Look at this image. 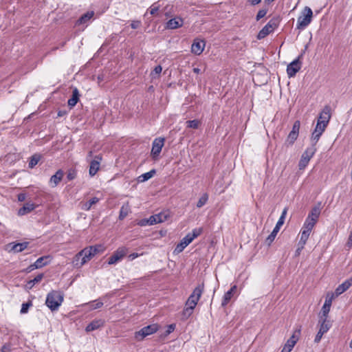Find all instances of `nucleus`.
Segmentation results:
<instances>
[{"mask_svg": "<svg viewBox=\"0 0 352 352\" xmlns=\"http://www.w3.org/2000/svg\"><path fill=\"white\" fill-rule=\"evenodd\" d=\"M204 289V283L198 285L192 291V294L190 295L188 298L187 299L185 308L183 311V315L188 318L189 317L193 312L194 309L197 305L198 301L199 300Z\"/></svg>", "mask_w": 352, "mask_h": 352, "instance_id": "1", "label": "nucleus"}, {"mask_svg": "<svg viewBox=\"0 0 352 352\" xmlns=\"http://www.w3.org/2000/svg\"><path fill=\"white\" fill-rule=\"evenodd\" d=\"M64 300V294L60 291L52 290L47 295L45 305L52 311H57Z\"/></svg>", "mask_w": 352, "mask_h": 352, "instance_id": "2", "label": "nucleus"}, {"mask_svg": "<svg viewBox=\"0 0 352 352\" xmlns=\"http://www.w3.org/2000/svg\"><path fill=\"white\" fill-rule=\"evenodd\" d=\"M280 19L279 16H276L270 19L268 23L259 31L257 38L261 40L266 37L271 32L278 28Z\"/></svg>", "mask_w": 352, "mask_h": 352, "instance_id": "3", "label": "nucleus"}, {"mask_svg": "<svg viewBox=\"0 0 352 352\" xmlns=\"http://www.w3.org/2000/svg\"><path fill=\"white\" fill-rule=\"evenodd\" d=\"M313 12L309 7L306 6L298 18L296 27L299 30L305 29L311 23Z\"/></svg>", "mask_w": 352, "mask_h": 352, "instance_id": "4", "label": "nucleus"}, {"mask_svg": "<svg viewBox=\"0 0 352 352\" xmlns=\"http://www.w3.org/2000/svg\"><path fill=\"white\" fill-rule=\"evenodd\" d=\"M287 208H284L282 212V214H281L279 219L278 220L275 227L274 228L272 232L267 237V239L265 240V243L268 246H270L272 244V243L274 241V239L276 236V234H278V232H279V230L280 229V227L283 225V223L285 222V217L287 214Z\"/></svg>", "mask_w": 352, "mask_h": 352, "instance_id": "5", "label": "nucleus"}, {"mask_svg": "<svg viewBox=\"0 0 352 352\" xmlns=\"http://www.w3.org/2000/svg\"><path fill=\"white\" fill-rule=\"evenodd\" d=\"M159 327L157 324H152L142 328L139 331L135 333V338L138 340H143L145 337L152 335L157 332Z\"/></svg>", "mask_w": 352, "mask_h": 352, "instance_id": "6", "label": "nucleus"}, {"mask_svg": "<svg viewBox=\"0 0 352 352\" xmlns=\"http://www.w3.org/2000/svg\"><path fill=\"white\" fill-rule=\"evenodd\" d=\"M320 214V208L319 204L318 206H316L311 208L304 223L314 227L318 220Z\"/></svg>", "mask_w": 352, "mask_h": 352, "instance_id": "7", "label": "nucleus"}, {"mask_svg": "<svg viewBox=\"0 0 352 352\" xmlns=\"http://www.w3.org/2000/svg\"><path fill=\"white\" fill-rule=\"evenodd\" d=\"M128 249L125 247L118 248L113 254L109 258L108 264L114 265L120 261L127 254Z\"/></svg>", "mask_w": 352, "mask_h": 352, "instance_id": "8", "label": "nucleus"}, {"mask_svg": "<svg viewBox=\"0 0 352 352\" xmlns=\"http://www.w3.org/2000/svg\"><path fill=\"white\" fill-rule=\"evenodd\" d=\"M318 324L320 326L319 330L315 337L314 342L316 343H319L322 338V336L327 333L331 327V324L330 321H324L320 320L318 321Z\"/></svg>", "mask_w": 352, "mask_h": 352, "instance_id": "9", "label": "nucleus"}, {"mask_svg": "<svg viewBox=\"0 0 352 352\" xmlns=\"http://www.w3.org/2000/svg\"><path fill=\"white\" fill-rule=\"evenodd\" d=\"M301 68V63L300 61V56H298L296 59L294 60L292 63H290L287 67V74L289 78L295 76L296 73Z\"/></svg>", "mask_w": 352, "mask_h": 352, "instance_id": "10", "label": "nucleus"}, {"mask_svg": "<svg viewBox=\"0 0 352 352\" xmlns=\"http://www.w3.org/2000/svg\"><path fill=\"white\" fill-rule=\"evenodd\" d=\"M300 333V329L296 331L290 337V338L287 341L280 352H290L298 340V335Z\"/></svg>", "mask_w": 352, "mask_h": 352, "instance_id": "11", "label": "nucleus"}, {"mask_svg": "<svg viewBox=\"0 0 352 352\" xmlns=\"http://www.w3.org/2000/svg\"><path fill=\"white\" fill-rule=\"evenodd\" d=\"M327 125L317 122L316 126L311 135V142L313 144L316 143L320 139L321 135L324 131Z\"/></svg>", "mask_w": 352, "mask_h": 352, "instance_id": "12", "label": "nucleus"}, {"mask_svg": "<svg viewBox=\"0 0 352 352\" xmlns=\"http://www.w3.org/2000/svg\"><path fill=\"white\" fill-rule=\"evenodd\" d=\"M313 228L314 227H311L305 223L303 224L302 228L300 230V239L298 242L300 245H305Z\"/></svg>", "mask_w": 352, "mask_h": 352, "instance_id": "13", "label": "nucleus"}, {"mask_svg": "<svg viewBox=\"0 0 352 352\" xmlns=\"http://www.w3.org/2000/svg\"><path fill=\"white\" fill-rule=\"evenodd\" d=\"M202 232L201 228H195L192 232L188 233L181 241L186 246L188 245L195 238L199 236Z\"/></svg>", "mask_w": 352, "mask_h": 352, "instance_id": "14", "label": "nucleus"}, {"mask_svg": "<svg viewBox=\"0 0 352 352\" xmlns=\"http://www.w3.org/2000/svg\"><path fill=\"white\" fill-rule=\"evenodd\" d=\"M205 47V42L203 40L195 39L192 46H191V52L192 53L196 55H200Z\"/></svg>", "mask_w": 352, "mask_h": 352, "instance_id": "15", "label": "nucleus"}, {"mask_svg": "<svg viewBox=\"0 0 352 352\" xmlns=\"http://www.w3.org/2000/svg\"><path fill=\"white\" fill-rule=\"evenodd\" d=\"M352 285V276L346 280H344L342 284L339 285L335 290L334 294L336 296H338L346 292L349 287Z\"/></svg>", "mask_w": 352, "mask_h": 352, "instance_id": "16", "label": "nucleus"}, {"mask_svg": "<svg viewBox=\"0 0 352 352\" xmlns=\"http://www.w3.org/2000/svg\"><path fill=\"white\" fill-rule=\"evenodd\" d=\"M164 141L163 138H155L153 142L151 154H159L164 145Z\"/></svg>", "mask_w": 352, "mask_h": 352, "instance_id": "17", "label": "nucleus"}, {"mask_svg": "<svg viewBox=\"0 0 352 352\" xmlns=\"http://www.w3.org/2000/svg\"><path fill=\"white\" fill-rule=\"evenodd\" d=\"M183 24H184V21L182 18L175 17V18L170 19V20H168L167 21V23H166V28L170 29V30H173V29H176V28L182 27L183 25Z\"/></svg>", "mask_w": 352, "mask_h": 352, "instance_id": "18", "label": "nucleus"}, {"mask_svg": "<svg viewBox=\"0 0 352 352\" xmlns=\"http://www.w3.org/2000/svg\"><path fill=\"white\" fill-rule=\"evenodd\" d=\"M330 118V108L329 107H325L320 113L317 122L328 125Z\"/></svg>", "mask_w": 352, "mask_h": 352, "instance_id": "19", "label": "nucleus"}, {"mask_svg": "<svg viewBox=\"0 0 352 352\" xmlns=\"http://www.w3.org/2000/svg\"><path fill=\"white\" fill-rule=\"evenodd\" d=\"M79 256H82L80 265H85L94 256L88 248H85L79 252Z\"/></svg>", "mask_w": 352, "mask_h": 352, "instance_id": "20", "label": "nucleus"}, {"mask_svg": "<svg viewBox=\"0 0 352 352\" xmlns=\"http://www.w3.org/2000/svg\"><path fill=\"white\" fill-rule=\"evenodd\" d=\"M101 160V157L97 156L96 160L90 162L89 173L91 177L94 176L98 171Z\"/></svg>", "mask_w": 352, "mask_h": 352, "instance_id": "21", "label": "nucleus"}, {"mask_svg": "<svg viewBox=\"0 0 352 352\" xmlns=\"http://www.w3.org/2000/svg\"><path fill=\"white\" fill-rule=\"evenodd\" d=\"M104 324V320L102 319H96L91 322L85 328L87 332L93 331L103 327Z\"/></svg>", "mask_w": 352, "mask_h": 352, "instance_id": "22", "label": "nucleus"}, {"mask_svg": "<svg viewBox=\"0 0 352 352\" xmlns=\"http://www.w3.org/2000/svg\"><path fill=\"white\" fill-rule=\"evenodd\" d=\"M80 94L79 91L76 87L72 89V96L67 101L68 106L70 108L74 107L79 100Z\"/></svg>", "mask_w": 352, "mask_h": 352, "instance_id": "23", "label": "nucleus"}, {"mask_svg": "<svg viewBox=\"0 0 352 352\" xmlns=\"http://www.w3.org/2000/svg\"><path fill=\"white\" fill-rule=\"evenodd\" d=\"M28 242L10 243L9 246L11 247V250L14 252H21L28 248Z\"/></svg>", "mask_w": 352, "mask_h": 352, "instance_id": "24", "label": "nucleus"}, {"mask_svg": "<svg viewBox=\"0 0 352 352\" xmlns=\"http://www.w3.org/2000/svg\"><path fill=\"white\" fill-rule=\"evenodd\" d=\"M63 175V171L62 170H58L54 175L51 177L50 182L51 184H53V187L56 186L60 183V182L62 180Z\"/></svg>", "mask_w": 352, "mask_h": 352, "instance_id": "25", "label": "nucleus"}, {"mask_svg": "<svg viewBox=\"0 0 352 352\" xmlns=\"http://www.w3.org/2000/svg\"><path fill=\"white\" fill-rule=\"evenodd\" d=\"M94 12L93 11L86 12L78 19L76 24L81 25L86 23L94 16Z\"/></svg>", "mask_w": 352, "mask_h": 352, "instance_id": "26", "label": "nucleus"}, {"mask_svg": "<svg viewBox=\"0 0 352 352\" xmlns=\"http://www.w3.org/2000/svg\"><path fill=\"white\" fill-rule=\"evenodd\" d=\"M331 307L323 305L321 311L319 315V320H324V321H329L328 320L329 317V313L330 311Z\"/></svg>", "mask_w": 352, "mask_h": 352, "instance_id": "27", "label": "nucleus"}, {"mask_svg": "<svg viewBox=\"0 0 352 352\" xmlns=\"http://www.w3.org/2000/svg\"><path fill=\"white\" fill-rule=\"evenodd\" d=\"M158 219V217L156 216V214L151 216L148 219H143L140 222V225L142 226H146V225H154L156 223H159L157 220Z\"/></svg>", "mask_w": 352, "mask_h": 352, "instance_id": "28", "label": "nucleus"}, {"mask_svg": "<svg viewBox=\"0 0 352 352\" xmlns=\"http://www.w3.org/2000/svg\"><path fill=\"white\" fill-rule=\"evenodd\" d=\"M50 256H41L38 258L35 262H34V267L36 268H41L43 266H45L48 264Z\"/></svg>", "mask_w": 352, "mask_h": 352, "instance_id": "29", "label": "nucleus"}, {"mask_svg": "<svg viewBox=\"0 0 352 352\" xmlns=\"http://www.w3.org/2000/svg\"><path fill=\"white\" fill-rule=\"evenodd\" d=\"M155 170L153 169L147 173L142 174L138 178L139 182H144L154 176Z\"/></svg>", "mask_w": 352, "mask_h": 352, "instance_id": "30", "label": "nucleus"}, {"mask_svg": "<svg viewBox=\"0 0 352 352\" xmlns=\"http://www.w3.org/2000/svg\"><path fill=\"white\" fill-rule=\"evenodd\" d=\"M34 209V206L32 204H26L23 206V208H20L19 210V215H24Z\"/></svg>", "mask_w": 352, "mask_h": 352, "instance_id": "31", "label": "nucleus"}, {"mask_svg": "<svg viewBox=\"0 0 352 352\" xmlns=\"http://www.w3.org/2000/svg\"><path fill=\"white\" fill-rule=\"evenodd\" d=\"M98 201L99 199L98 197H93L83 204L82 209L85 210H89L91 206L97 204Z\"/></svg>", "mask_w": 352, "mask_h": 352, "instance_id": "32", "label": "nucleus"}, {"mask_svg": "<svg viewBox=\"0 0 352 352\" xmlns=\"http://www.w3.org/2000/svg\"><path fill=\"white\" fill-rule=\"evenodd\" d=\"M129 210L130 208L128 204L123 205L120 210L119 219L120 220L124 219L128 215Z\"/></svg>", "mask_w": 352, "mask_h": 352, "instance_id": "33", "label": "nucleus"}, {"mask_svg": "<svg viewBox=\"0 0 352 352\" xmlns=\"http://www.w3.org/2000/svg\"><path fill=\"white\" fill-rule=\"evenodd\" d=\"M311 157L309 155H302L301 160L299 162L298 166L300 170L304 169L309 164Z\"/></svg>", "mask_w": 352, "mask_h": 352, "instance_id": "34", "label": "nucleus"}, {"mask_svg": "<svg viewBox=\"0 0 352 352\" xmlns=\"http://www.w3.org/2000/svg\"><path fill=\"white\" fill-rule=\"evenodd\" d=\"M43 278V274H38L36 277H34V278H33L32 280H30L28 282V287L31 289L36 283H39L42 278Z\"/></svg>", "mask_w": 352, "mask_h": 352, "instance_id": "35", "label": "nucleus"}, {"mask_svg": "<svg viewBox=\"0 0 352 352\" xmlns=\"http://www.w3.org/2000/svg\"><path fill=\"white\" fill-rule=\"evenodd\" d=\"M208 200V195L207 193H204L201 197L199 199V201L197 203V207L200 208L203 207Z\"/></svg>", "mask_w": 352, "mask_h": 352, "instance_id": "36", "label": "nucleus"}, {"mask_svg": "<svg viewBox=\"0 0 352 352\" xmlns=\"http://www.w3.org/2000/svg\"><path fill=\"white\" fill-rule=\"evenodd\" d=\"M41 160V155H32L30 158L28 166L30 168H34Z\"/></svg>", "mask_w": 352, "mask_h": 352, "instance_id": "37", "label": "nucleus"}, {"mask_svg": "<svg viewBox=\"0 0 352 352\" xmlns=\"http://www.w3.org/2000/svg\"><path fill=\"white\" fill-rule=\"evenodd\" d=\"M156 216L158 217V219L157 220V221H158L160 223L164 222L165 221H166L168 219V218L169 217V213L167 211H164V212H162L158 214H156Z\"/></svg>", "mask_w": 352, "mask_h": 352, "instance_id": "38", "label": "nucleus"}, {"mask_svg": "<svg viewBox=\"0 0 352 352\" xmlns=\"http://www.w3.org/2000/svg\"><path fill=\"white\" fill-rule=\"evenodd\" d=\"M234 294H232L231 293V292H230L229 290L224 294L223 297V300H222V302H221V305L223 307L226 306V305L228 304V302H230V300H231V298H232Z\"/></svg>", "mask_w": 352, "mask_h": 352, "instance_id": "39", "label": "nucleus"}, {"mask_svg": "<svg viewBox=\"0 0 352 352\" xmlns=\"http://www.w3.org/2000/svg\"><path fill=\"white\" fill-rule=\"evenodd\" d=\"M160 8V6L157 2L153 3L151 5V6L149 8V9L148 10V11L146 12V13L145 14V15L148 13V12H149V13L151 15H155L157 13V12L159 11Z\"/></svg>", "mask_w": 352, "mask_h": 352, "instance_id": "40", "label": "nucleus"}, {"mask_svg": "<svg viewBox=\"0 0 352 352\" xmlns=\"http://www.w3.org/2000/svg\"><path fill=\"white\" fill-rule=\"evenodd\" d=\"M298 133H294V132H292V131H290L289 133L287 135V142L289 144H294V142L296 140V139L298 138Z\"/></svg>", "mask_w": 352, "mask_h": 352, "instance_id": "41", "label": "nucleus"}, {"mask_svg": "<svg viewBox=\"0 0 352 352\" xmlns=\"http://www.w3.org/2000/svg\"><path fill=\"white\" fill-rule=\"evenodd\" d=\"M201 122L198 120H188L186 122L187 127L192 129H198Z\"/></svg>", "mask_w": 352, "mask_h": 352, "instance_id": "42", "label": "nucleus"}, {"mask_svg": "<svg viewBox=\"0 0 352 352\" xmlns=\"http://www.w3.org/2000/svg\"><path fill=\"white\" fill-rule=\"evenodd\" d=\"M87 305L90 306V308L91 309H98V308H100L101 307H102L103 302L97 300L91 301V302H89Z\"/></svg>", "mask_w": 352, "mask_h": 352, "instance_id": "43", "label": "nucleus"}, {"mask_svg": "<svg viewBox=\"0 0 352 352\" xmlns=\"http://www.w3.org/2000/svg\"><path fill=\"white\" fill-rule=\"evenodd\" d=\"M162 71V67H161V65L156 66L151 73V76L152 78H155L158 77V76L160 74Z\"/></svg>", "mask_w": 352, "mask_h": 352, "instance_id": "44", "label": "nucleus"}, {"mask_svg": "<svg viewBox=\"0 0 352 352\" xmlns=\"http://www.w3.org/2000/svg\"><path fill=\"white\" fill-rule=\"evenodd\" d=\"M335 297L336 296L334 293L328 294L323 305L331 307L332 301Z\"/></svg>", "mask_w": 352, "mask_h": 352, "instance_id": "45", "label": "nucleus"}, {"mask_svg": "<svg viewBox=\"0 0 352 352\" xmlns=\"http://www.w3.org/2000/svg\"><path fill=\"white\" fill-rule=\"evenodd\" d=\"M186 247V245L185 244H184V243L181 241L180 243H178L177 245V246L175 247V248L174 250V253L179 254V253L182 252Z\"/></svg>", "mask_w": 352, "mask_h": 352, "instance_id": "46", "label": "nucleus"}, {"mask_svg": "<svg viewBox=\"0 0 352 352\" xmlns=\"http://www.w3.org/2000/svg\"><path fill=\"white\" fill-rule=\"evenodd\" d=\"M82 256H79V252L74 256L73 260L74 265L76 267H81L82 265H80Z\"/></svg>", "mask_w": 352, "mask_h": 352, "instance_id": "47", "label": "nucleus"}, {"mask_svg": "<svg viewBox=\"0 0 352 352\" xmlns=\"http://www.w3.org/2000/svg\"><path fill=\"white\" fill-rule=\"evenodd\" d=\"M88 248L90 250L91 252L93 253L94 256L102 251L101 245L89 246Z\"/></svg>", "mask_w": 352, "mask_h": 352, "instance_id": "48", "label": "nucleus"}, {"mask_svg": "<svg viewBox=\"0 0 352 352\" xmlns=\"http://www.w3.org/2000/svg\"><path fill=\"white\" fill-rule=\"evenodd\" d=\"M76 177V171L74 169H69L68 170L67 178L68 180H73Z\"/></svg>", "mask_w": 352, "mask_h": 352, "instance_id": "49", "label": "nucleus"}, {"mask_svg": "<svg viewBox=\"0 0 352 352\" xmlns=\"http://www.w3.org/2000/svg\"><path fill=\"white\" fill-rule=\"evenodd\" d=\"M300 127V122L299 120L295 121V122L293 124L292 131V132L296 133L299 134V130Z\"/></svg>", "mask_w": 352, "mask_h": 352, "instance_id": "50", "label": "nucleus"}, {"mask_svg": "<svg viewBox=\"0 0 352 352\" xmlns=\"http://www.w3.org/2000/svg\"><path fill=\"white\" fill-rule=\"evenodd\" d=\"M30 306H32V302L23 303L20 311L21 314H26Z\"/></svg>", "mask_w": 352, "mask_h": 352, "instance_id": "51", "label": "nucleus"}, {"mask_svg": "<svg viewBox=\"0 0 352 352\" xmlns=\"http://www.w3.org/2000/svg\"><path fill=\"white\" fill-rule=\"evenodd\" d=\"M266 14H267V10H265V9L260 10L258 12L256 16V21H259L260 19L263 18L266 15Z\"/></svg>", "mask_w": 352, "mask_h": 352, "instance_id": "52", "label": "nucleus"}, {"mask_svg": "<svg viewBox=\"0 0 352 352\" xmlns=\"http://www.w3.org/2000/svg\"><path fill=\"white\" fill-rule=\"evenodd\" d=\"M141 25L140 21H133L131 23V27L133 29H137Z\"/></svg>", "mask_w": 352, "mask_h": 352, "instance_id": "53", "label": "nucleus"}, {"mask_svg": "<svg viewBox=\"0 0 352 352\" xmlns=\"http://www.w3.org/2000/svg\"><path fill=\"white\" fill-rule=\"evenodd\" d=\"M304 247H305V245H300L299 243H298V248L295 252V255L296 256L300 255V254L302 250L304 248Z\"/></svg>", "mask_w": 352, "mask_h": 352, "instance_id": "54", "label": "nucleus"}, {"mask_svg": "<svg viewBox=\"0 0 352 352\" xmlns=\"http://www.w3.org/2000/svg\"><path fill=\"white\" fill-rule=\"evenodd\" d=\"M139 256H140V254L138 253H132L129 255L128 258L130 261H133L135 258H138Z\"/></svg>", "mask_w": 352, "mask_h": 352, "instance_id": "55", "label": "nucleus"}, {"mask_svg": "<svg viewBox=\"0 0 352 352\" xmlns=\"http://www.w3.org/2000/svg\"><path fill=\"white\" fill-rule=\"evenodd\" d=\"M175 324H170L168 327V329L166 331L167 333H170L171 332H173L175 330Z\"/></svg>", "mask_w": 352, "mask_h": 352, "instance_id": "56", "label": "nucleus"}, {"mask_svg": "<svg viewBox=\"0 0 352 352\" xmlns=\"http://www.w3.org/2000/svg\"><path fill=\"white\" fill-rule=\"evenodd\" d=\"M1 351V352H10V348L9 346L3 345Z\"/></svg>", "mask_w": 352, "mask_h": 352, "instance_id": "57", "label": "nucleus"}, {"mask_svg": "<svg viewBox=\"0 0 352 352\" xmlns=\"http://www.w3.org/2000/svg\"><path fill=\"white\" fill-rule=\"evenodd\" d=\"M250 3L253 5H257L261 3V0H249Z\"/></svg>", "mask_w": 352, "mask_h": 352, "instance_id": "58", "label": "nucleus"}, {"mask_svg": "<svg viewBox=\"0 0 352 352\" xmlns=\"http://www.w3.org/2000/svg\"><path fill=\"white\" fill-rule=\"evenodd\" d=\"M316 151V149H307L306 151H305V154H314L315 152Z\"/></svg>", "mask_w": 352, "mask_h": 352, "instance_id": "59", "label": "nucleus"}, {"mask_svg": "<svg viewBox=\"0 0 352 352\" xmlns=\"http://www.w3.org/2000/svg\"><path fill=\"white\" fill-rule=\"evenodd\" d=\"M236 289H237V287H236V285H233V286L230 289V290H229V291H230V292H231V293H232V294H234L236 292Z\"/></svg>", "mask_w": 352, "mask_h": 352, "instance_id": "60", "label": "nucleus"}, {"mask_svg": "<svg viewBox=\"0 0 352 352\" xmlns=\"http://www.w3.org/2000/svg\"><path fill=\"white\" fill-rule=\"evenodd\" d=\"M34 269H37L36 267H34V263L29 266L28 268V272H30Z\"/></svg>", "mask_w": 352, "mask_h": 352, "instance_id": "61", "label": "nucleus"}, {"mask_svg": "<svg viewBox=\"0 0 352 352\" xmlns=\"http://www.w3.org/2000/svg\"><path fill=\"white\" fill-rule=\"evenodd\" d=\"M193 72L195 73V74H199L200 73L201 70L200 69L197 68V67H195L193 69Z\"/></svg>", "mask_w": 352, "mask_h": 352, "instance_id": "62", "label": "nucleus"}, {"mask_svg": "<svg viewBox=\"0 0 352 352\" xmlns=\"http://www.w3.org/2000/svg\"><path fill=\"white\" fill-rule=\"evenodd\" d=\"M153 160H157V157H158V155H153Z\"/></svg>", "mask_w": 352, "mask_h": 352, "instance_id": "63", "label": "nucleus"}, {"mask_svg": "<svg viewBox=\"0 0 352 352\" xmlns=\"http://www.w3.org/2000/svg\"><path fill=\"white\" fill-rule=\"evenodd\" d=\"M23 199H24V197H21V195H20V196L19 197V200H21H21H23Z\"/></svg>", "mask_w": 352, "mask_h": 352, "instance_id": "64", "label": "nucleus"}]
</instances>
